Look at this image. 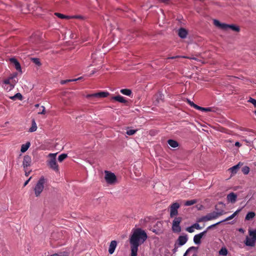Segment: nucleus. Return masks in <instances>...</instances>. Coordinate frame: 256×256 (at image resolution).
<instances>
[{
    "label": "nucleus",
    "mask_w": 256,
    "mask_h": 256,
    "mask_svg": "<svg viewBox=\"0 0 256 256\" xmlns=\"http://www.w3.org/2000/svg\"><path fill=\"white\" fill-rule=\"evenodd\" d=\"M30 144L28 142H27L26 144H22V146H21L20 151L22 152H26L28 150L29 147L30 146Z\"/></svg>",
    "instance_id": "obj_24"
},
{
    "label": "nucleus",
    "mask_w": 256,
    "mask_h": 256,
    "mask_svg": "<svg viewBox=\"0 0 256 256\" xmlns=\"http://www.w3.org/2000/svg\"><path fill=\"white\" fill-rule=\"evenodd\" d=\"M203 221H206V218H205V216H204V217H202V218H199V219L197 220V222H203Z\"/></svg>",
    "instance_id": "obj_47"
},
{
    "label": "nucleus",
    "mask_w": 256,
    "mask_h": 256,
    "mask_svg": "<svg viewBox=\"0 0 256 256\" xmlns=\"http://www.w3.org/2000/svg\"><path fill=\"white\" fill-rule=\"evenodd\" d=\"M248 102L252 103V104H254V107H256V100H255V99H254L253 98H249V100H248Z\"/></svg>",
    "instance_id": "obj_42"
},
{
    "label": "nucleus",
    "mask_w": 256,
    "mask_h": 256,
    "mask_svg": "<svg viewBox=\"0 0 256 256\" xmlns=\"http://www.w3.org/2000/svg\"><path fill=\"white\" fill-rule=\"evenodd\" d=\"M109 95V93L106 92H100L97 93L88 94L86 96V98L90 100H96L101 98H106Z\"/></svg>",
    "instance_id": "obj_4"
},
{
    "label": "nucleus",
    "mask_w": 256,
    "mask_h": 256,
    "mask_svg": "<svg viewBox=\"0 0 256 256\" xmlns=\"http://www.w3.org/2000/svg\"><path fill=\"white\" fill-rule=\"evenodd\" d=\"M72 18H78V19H82L83 17L82 16H74L72 17Z\"/></svg>",
    "instance_id": "obj_48"
},
{
    "label": "nucleus",
    "mask_w": 256,
    "mask_h": 256,
    "mask_svg": "<svg viewBox=\"0 0 256 256\" xmlns=\"http://www.w3.org/2000/svg\"><path fill=\"white\" fill-rule=\"evenodd\" d=\"M207 232V230H204L198 234H196L194 237V242L196 244H199L201 242V238Z\"/></svg>",
    "instance_id": "obj_10"
},
{
    "label": "nucleus",
    "mask_w": 256,
    "mask_h": 256,
    "mask_svg": "<svg viewBox=\"0 0 256 256\" xmlns=\"http://www.w3.org/2000/svg\"><path fill=\"white\" fill-rule=\"evenodd\" d=\"M81 78H82L80 77V78H76V79H69V80H62L60 81V84H66L67 82L76 81L78 80H80Z\"/></svg>",
    "instance_id": "obj_31"
},
{
    "label": "nucleus",
    "mask_w": 256,
    "mask_h": 256,
    "mask_svg": "<svg viewBox=\"0 0 256 256\" xmlns=\"http://www.w3.org/2000/svg\"><path fill=\"white\" fill-rule=\"evenodd\" d=\"M221 222H217V223H216V224H212V225H211V226H208V227L207 228H206V230H207V231H208V230H210V229L211 228H213V227L215 226H216V225H218V224H220Z\"/></svg>",
    "instance_id": "obj_45"
},
{
    "label": "nucleus",
    "mask_w": 256,
    "mask_h": 256,
    "mask_svg": "<svg viewBox=\"0 0 256 256\" xmlns=\"http://www.w3.org/2000/svg\"><path fill=\"white\" fill-rule=\"evenodd\" d=\"M48 166L50 167L56 172L58 170V164L56 162V158H54L51 159L48 162Z\"/></svg>",
    "instance_id": "obj_12"
},
{
    "label": "nucleus",
    "mask_w": 256,
    "mask_h": 256,
    "mask_svg": "<svg viewBox=\"0 0 256 256\" xmlns=\"http://www.w3.org/2000/svg\"><path fill=\"white\" fill-rule=\"evenodd\" d=\"M32 177H30L27 180H26L24 183V186H26L28 183L29 182L30 180L31 179Z\"/></svg>",
    "instance_id": "obj_49"
},
{
    "label": "nucleus",
    "mask_w": 256,
    "mask_h": 256,
    "mask_svg": "<svg viewBox=\"0 0 256 256\" xmlns=\"http://www.w3.org/2000/svg\"><path fill=\"white\" fill-rule=\"evenodd\" d=\"M176 244H174L175 247H174V249L173 250V252H176L177 251L178 247L176 246Z\"/></svg>",
    "instance_id": "obj_54"
},
{
    "label": "nucleus",
    "mask_w": 256,
    "mask_h": 256,
    "mask_svg": "<svg viewBox=\"0 0 256 256\" xmlns=\"http://www.w3.org/2000/svg\"><path fill=\"white\" fill-rule=\"evenodd\" d=\"M198 110H200L204 112H210L212 111L211 108H203L199 106V108H198Z\"/></svg>",
    "instance_id": "obj_38"
},
{
    "label": "nucleus",
    "mask_w": 256,
    "mask_h": 256,
    "mask_svg": "<svg viewBox=\"0 0 256 256\" xmlns=\"http://www.w3.org/2000/svg\"><path fill=\"white\" fill-rule=\"evenodd\" d=\"M10 98L12 100H16V99H18L20 100H22V96L21 94L18 92L16 93L14 96H10Z\"/></svg>",
    "instance_id": "obj_28"
},
{
    "label": "nucleus",
    "mask_w": 256,
    "mask_h": 256,
    "mask_svg": "<svg viewBox=\"0 0 256 256\" xmlns=\"http://www.w3.org/2000/svg\"><path fill=\"white\" fill-rule=\"evenodd\" d=\"M160 2H164V3H168L169 2L170 0H159Z\"/></svg>",
    "instance_id": "obj_52"
},
{
    "label": "nucleus",
    "mask_w": 256,
    "mask_h": 256,
    "mask_svg": "<svg viewBox=\"0 0 256 256\" xmlns=\"http://www.w3.org/2000/svg\"><path fill=\"white\" fill-rule=\"evenodd\" d=\"M214 24L217 27L222 30H227L228 28H230L232 30L238 32L240 30V28L234 24H228L224 23H221L216 20H214Z\"/></svg>",
    "instance_id": "obj_2"
},
{
    "label": "nucleus",
    "mask_w": 256,
    "mask_h": 256,
    "mask_svg": "<svg viewBox=\"0 0 256 256\" xmlns=\"http://www.w3.org/2000/svg\"><path fill=\"white\" fill-rule=\"evenodd\" d=\"M168 144L172 148H176L178 146V142L173 140H168Z\"/></svg>",
    "instance_id": "obj_23"
},
{
    "label": "nucleus",
    "mask_w": 256,
    "mask_h": 256,
    "mask_svg": "<svg viewBox=\"0 0 256 256\" xmlns=\"http://www.w3.org/2000/svg\"><path fill=\"white\" fill-rule=\"evenodd\" d=\"M180 205L178 202L173 203L170 206V216L173 218L174 216L178 215V210L180 208Z\"/></svg>",
    "instance_id": "obj_9"
},
{
    "label": "nucleus",
    "mask_w": 256,
    "mask_h": 256,
    "mask_svg": "<svg viewBox=\"0 0 256 256\" xmlns=\"http://www.w3.org/2000/svg\"><path fill=\"white\" fill-rule=\"evenodd\" d=\"M136 131L137 130H127L126 133L128 136H132L136 132Z\"/></svg>",
    "instance_id": "obj_40"
},
{
    "label": "nucleus",
    "mask_w": 256,
    "mask_h": 256,
    "mask_svg": "<svg viewBox=\"0 0 256 256\" xmlns=\"http://www.w3.org/2000/svg\"><path fill=\"white\" fill-rule=\"evenodd\" d=\"M179 246H182L184 244L188 241L186 236H180L178 238L177 240Z\"/></svg>",
    "instance_id": "obj_14"
},
{
    "label": "nucleus",
    "mask_w": 256,
    "mask_h": 256,
    "mask_svg": "<svg viewBox=\"0 0 256 256\" xmlns=\"http://www.w3.org/2000/svg\"><path fill=\"white\" fill-rule=\"evenodd\" d=\"M120 92L122 94H124V95H126L128 96H130L132 93V90H130L126 89V88L120 90Z\"/></svg>",
    "instance_id": "obj_27"
},
{
    "label": "nucleus",
    "mask_w": 256,
    "mask_h": 256,
    "mask_svg": "<svg viewBox=\"0 0 256 256\" xmlns=\"http://www.w3.org/2000/svg\"><path fill=\"white\" fill-rule=\"evenodd\" d=\"M117 245V242L116 240H112L110 244L109 248H108V252L110 254H112L114 250L116 249V248Z\"/></svg>",
    "instance_id": "obj_15"
},
{
    "label": "nucleus",
    "mask_w": 256,
    "mask_h": 256,
    "mask_svg": "<svg viewBox=\"0 0 256 256\" xmlns=\"http://www.w3.org/2000/svg\"><path fill=\"white\" fill-rule=\"evenodd\" d=\"M40 106L39 104H35V107L38 108Z\"/></svg>",
    "instance_id": "obj_58"
},
{
    "label": "nucleus",
    "mask_w": 256,
    "mask_h": 256,
    "mask_svg": "<svg viewBox=\"0 0 256 256\" xmlns=\"http://www.w3.org/2000/svg\"><path fill=\"white\" fill-rule=\"evenodd\" d=\"M188 58L190 60H198V59L195 57H190V56H172V57H169L168 58V59H174L176 58Z\"/></svg>",
    "instance_id": "obj_22"
},
{
    "label": "nucleus",
    "mask_w": 256,
    "mask_h": 256,
    "mask_svg": "<svg viewBox=\"0 0 256 256\" xmlns=\"http://www.w3.org/2000/svg\"><path fill=\"white\" fill-rule=\"evenodd\" d=\"M104 172V178L106 182L110 184H114L116 180V178L115 174L114 173L107 170H106Z\"/></svg>",
    "instance_id": "obj_6"
},
{
    "label": "nucleus",
    "mask_w": 256,
    "mask_h": 256,
    "mask_svg": "<svg viewBox=\"0 0 256 256\" xmlns=\"http://www.w3.org/2000/svg\"><path fill=\"white\" fill-rule=\"evenodd\" d=\"M92 74H94V72H92Z\"/></svg>",
    "instance_id": "obj_61"
},
{
    "label": "nucleus",
    "mask_w": 256,
    "mask_h": 256,
    "mask_svg": "<svg viewBox=\"0 0 256 256\" xmlns=\"http://www.w3.org/2000/svg\"><path fill=\"white\" fill-rule=\"evenodd\" d=\"M178 34L180 38H184L186 37L188 32L184 28H180L178 30Z\"/></svg>",
    "instance_id": "obj_17"
},
{
    "label": "nucleus",
    "mask_w": 256,
    "mask_h": 256,
    "mask_svg": "<svg viewBox=\"0 0 256 256\" xmlns=\"http://www.w3.org/2000/svg\"><path fill=\"white\" fill-rule=\"evenodd\" d=\"M186 102L192 107H193L195 109L198 110V108H199V106H198L196 104H194L190 100L187 99Z\"/></svg>",
    "instance_id": "obj_33"
},
{
    "label": "nucleus",
    "mask_w": 256,
    "mask_h": 256,
    "mask_svg": "<svg viewBox=\"0 0 256 256\" xmlns=\"http://www.w3.org/2000/svg\"><path fill=\"white\" fill-rule=\"evenodd\" d=\"M36 129H37V126H36V122H35L34 120H32V125L31 128H30L29 131L30 132H34L36 131Z\"/></svg>",
    "instance_id": "obj_29"
},
{
    "label": "nucleus",
    "mask_w": 256,
    "mask_h": 256,
    "mask_svg": "<svg viewBox=\"0 0 256 256\" xmlns=\"http://www.w3.org/2000/svg\"><path fill=\"white\" fill-rule=\"evenodd\" d=\"M2 86L8 92L10 91L14 87V86H12V85L10 84H4V82H2Z\"/></svg>",
    "instance_id": "obj_25"
},
{
    "label": "nucleus",
    "mask_w": 256,
    "mask_h": 256,
    "mask_svg": "<svg viewBox=\"0 0 256 256\" xmlns=\"http://www.w3.org/2000/svg\"><path fill=\"white\" fill-rule=\"evenodd\" d=\"M255 216L256 214L254 212H248L246 216L245 220H250L253 218Z\"/></svg>",
    "instance_id": "obj_26"
},
{
    "label": "nucleus",
    "mask_w": 256,
    "mask_h": 256,
    "mask_svg": "<svg viewBox=\"0 0 256 256\" xmlns=\"http://www.w3.org/2000/svg\"><path fill=\"white\" fill-rule=\"evenodd\" d=\"M112 100H116L121 103L125 104L127 102L125 98L120 95L116 96L112 98Z\"/></svg>",
    "instance_id": "obj_18"
},
{
    "label": "nucleus",
    "mask_w": 256,
    "mask_h": 256,
    "mask_svg": "<svg viewBox=\"0 0 256 256\" xmlns=\"http://www.w3.org/2000/svg\"><path fill=\"white\" fill-rule=\"evenodd\" d=\"M50 256H60V255H59V254H54L53 255H52Z\"/></svg>",
    "instance_id": "obj_56"
},
{
    "label": "nucleus",
    "mask_w": 256,
    "mask_h": 256,
    "mask_svg": "<svg viewBox=\"0 0 256 256\" xmlns=\"http://www.w3.org/2000/svg\"><path fill=\"white\" fill-rule=\"evenodd\" d=\"M235 146H236L240 147V146H242V144H240V142H236V143H235Z\"/></svg>",
    "instance_id": "obj_50"
},
{
    "label": "nucleus",
    "mask_w": 256,
    "mask_h": 256,
    "mask_svg": "<svg viewBox=\"0 0 256 256\" xmlns=\"http://www.w3.org/2000/svg\"><path fill=\"white\" fill-rule=\"evenodd\" d=\"M240 210H241V209L238 210L233 214H232L231 216H230L226 218L225 220H222V222H224L228 221L229 220L232 219L240 212Z\"/></svg>",
    "instance_id": "obj_21"
},
{
    "label": "nucleus",
    "mask_w": 256,
    "mask_h": 256,
    "mask_svg": "<svg viewBox=\"0 0 256 256\" xmlns=\"http://www.w3.org/2000/svg\"><path fill=\"white\" fill-rule=\"evenodd\" d=\"M46 182V180L44 176L40 177L37 182L34 188V194L36 196H38L42 192L44 188V184Z\"/></svg>",
    "instance_id": "obj_3"
},
{
    "label": "nucleus",
    "mask_w": 256,
    "mask_h": 256,
    "mask_svg": "<svg viewBox=\"0 0 256 256\" xmlns=\"http://www.w3.org/2000/svg\"><path fill=\"white\" fill-rule=\"evenodd\" d=\"M38 114H45V108L44 106H41L38 112Z\"/></svg>",
    "instance_id": "obj_41"
},
{
    "label": "nucleus",
    "mask_w": 256,
    "mask_h": 256,
    "mask_svg": "<svg viewBox=\"0 0 256 256\" xmlns=\"http://www.w3.org/2000/svg\"><path fill=\"white\" fill-rule=\"evenodd\" d=\"M56 155V154H49V156H53V157H54V158H55Z\"/></svg>",
    "instance_id": "obj_55"
},
{
    "label": "nucleus",
    "mask_w": 256,
    "mask_h": 256,
    "mask_svg": "<svg viewBox=\"0 0 256 256\" xmlns=\"http://www.w3.org/2000/svg\"><path fill=\"white\" fill-rule=\"evenodd\" d=\"M148 238L146 232L140 228L136 229L130 238L131 256H136L138 246Z\"/></svg>",
    "instance_id": "obj_1"
},
{
    "label": "nucleus",
    "mask_w": 256,
    "mask_h": 256,
    "mask_svg": "<svg viewBox=\"0 0 256 256\" xmlns=\"http://www.w3.org/2000/svg\"><path fill=\"white\" fill-rule=\"evenodd\" d=\"M219 254L222 256H226L228 254V250L225 248H222L219 251Z\"/></svg>",
    "instance_id": "obj_30"
},
{
    "label": "nucleus",
    "mask_w": 256,
    "mask_h": 256,
    "mask_svg": "<svg viewBox=\"0 0 256 256\" xmlns=\"http://www.w3.org/2000/svg\"><path fill=\"white\" fill-rule=\"evenodd\" d=\"M242 171L244 174H247L250 172V168L248 166H244L242 168Z\"/></svg>",
    "instance_id": "obj_35"
},
{
    "label": "nucleus",
    "mask_w": 256,
    "mask_h": 256,
    "mask_svg": "<svg viewBox=\"0 0 256 256\" xmlns=\"http://www.w3.org/2000/svg\"><path fill=\"white\" fill-rule=\"evenodd\" d=\"M256 240L246 236L245 241V244L247 246H254L256 243Z\"/></svg>",
    "instance_id": "obj_16"
},
{
    "label": "nucleus",
    "mask_w": 256,
    "mask_h": 256,
    "mask_svg": "<svg viewBox=\"0 0 256 256\" xmlns=\"http://www.w3.org/2000/svg\"><path fill=\"white\" fill-rule=\"evenodd\" d=\"M196 248L194 246H192V247H190V248H188L186 252L184 253V256H186V254H188V252L191 250H196Z\"/></svg>",
    "instance_id": "obj_46"
},
{
    "label": "nucleus",
    "mask_w": 256,
    "mask_h": 256,
    "mask_svg": "<svg viewBox=\"0 0 256 256\" xmlns=\"http://www.w3.org/2000/svg\"><path fill=\"white\" fill-rule=\"evenodd\" d=\"M10 62L14 64L15 68L18 70H21V67L20 63L18 62L14 58H10Z\"/></svg>",
    "instance_id": "obj_20"
},
{
    "label": "nucleus",
    "mask_w": 256,
    "mask_h": 256,
    "mask_svg": "<svg viewBox=\"0 0 256 256\" xmlns=\"http://www.w3.org/2000/svg\"><path fill=\"white\" fill-rule=\"evenodd\" d=\"M24 171L26 176H28L30 174V171L27 172L26 168L24 169Z\"/></svg>",
    "instance_id": "obj_51"
},
{
    "label": "nucleus",
    "mask_w": 256,
    "mask_h": 256,
    "mask_svg": "<svg viewBox=\"0 0 256 256\" xmlns=\"http://www.w3.org/2000/svg\"><path fill=\"white\" fill-rule=\"evenodd\" d=\"M92 74H94V72H92Z\"/></svg>",
    "instance_id": "obj_60"
},
{
    "label": "nucleus",
    "mask_w": 256,
    "mask_h": 256,
    "mask_svg": "<svg viewBox=\"0 0 256 256\" xmlns=\"http://www.w3.org/2000/svg\"><path fill=\"white\" fill-rule=\"evenodd\" d=\"M55 14L58 16V18H69V16H66L65 15H64L62 14H60V13H58V12H56L55 13Z\"/></svg>",
    "instance_id": "obj_39"
},
{
    "label": "nucleus",
    "mask_w": 256,
    "mask_h": 256,
    "mask_svg": "<svg viewBox=\"0 0 256 256\" xmlns=\"http://www.w3.org/2000/svg\"><path fill=\"white\" fill-rule=\"evenodd\" d=\"M254 113L256 114V110H255Z\"/></svg>",
    "instance_id": "obj_63"
},
{
    "label": "nucleus",
    "mask_w": 256,
    "mask_h": 256,
    "mask_svg": "<svg viewBox=\"0 0 256 256\" xmlns=\"http://www.w3.org/2000/svg\"><path fill=\"white\" fill-rule=\"evenodd\" d=\"M68 157V155L66 154H62L58 156V160L60 162H62L65 158Z\"/></svg>",
    "instance_id": "obj_34"
},
{
    "label": "nucleus",
    "mask_w": 256,
    "mask_h": 256,
    "mask_svg": "<svg viewBox=\"0 0 256 256\" xmlns=\"http://www.w3.org/2000/svg\"><path fill=\"white\" fill-rule=\"evenodd\" d=\"M32 164V158L31 157L28 155L24 156V160L22 162V165L25 169L28 166H30Z\"/></svg>",
    "instance_id": "obj_11"
},
{
    "label": "nucleus",
    "mask_w": 256,
    "mask_h": 256,
    "mask_svg": "<svg viewBox=\"0 0 256 256\" xmlns=\"http://www.w3.org/2000/svg\"><path fill=\"white\" fill-rule=\"evenodd\" d=\"M194 227H193V226L188 227L186 228V230L188 232L190 233H192L194 232Z\"/></svg>",
    "instance_id": "obj_43"
},
{
    "label": "nucleus",
    "mask_w": 256,
    "mask_h": 256,
    "mask_svg": "<svg viewBox=\"0 0 256 256\" xmlns=\"http://www.w3.org/2000/svg\"><path fill=\"white\" fill-rule=\"evenodd\" d=\"M238 231L242 233V234H244V230L242 228H240L238 229Z\"/></svg>",
    "instance_id": "obj_53"
},
{
    "label": "nucleus",
    "mask_w": 256,
    "mask_h": 256,
    "mask_svg": "<svg viewBox=\"0 0 256 256\" xmlns=\"http://www.w3.org/2000/svg\"><path fill=\"white\" fill-rule=\"evenodd\" d=\"M192 256H196V254H194Z\"/></svg>",
    "instance_id": "obj_62"
},
{
    "label": "nucleus",
    "mask_w": 256,
    "mask_h": 256,
    "mask_svg": "<svg viewBox=\"0 0 256 256\" xmlns=\"http://www.w3.org/2000/svg\"><path fill=\"white\" fill-rule=\"evenodd\" d=\"M237 195L234 192H230L227 196V200L228 202L234 204L236 201Z\"/></svg>",
    "instance_id": "obj_13"
},
{
    "label": "nucleus",
    "mask_w": 256,
    "mask_h": 256,
    "mask_svg": "<svg viewBox=\"0 0 256 256\" xmlns=\"http://www.w3.org/2000/svg\"><path fill=\"white\" fill-rule=\"evenodd\" d=\"M254 165L256 166V162H254Z\"/></svg>",
    "instance_id": "obj_59"
},
{
    "label": "nucleus",
    "mask_w": 256,
    "mask_h": 256,
    "mask_svg": "<svg viewBox=\"0 0 256 256\" xmlns=\"http://www.w3.org/2000/svg\"><path fill=\"white\" fill-rule=\"evenodd\" d=\"M249 235L251 238L256 241V230H249Z\"/></svg>",
    "instance_id": "obj_32"
},
{
    "label": "nucleus",
    "mask_w": 256,
    "mask_h": 256,
    "mask_svg": "<svg viewBox=\"0 0 256 256\" xmlns=\"http://www.w3.org/2000/svg\"><path fill=\"white\" fill-rule=\"evenodd\" d=\"M196 202V201L195 200H187L185 202L184 205L186 206H190L193 205Z\"/></svg>",
    "instance_id": "obj_36"
},
{
    "label": "nucleus",
    "mask_w": 256,
    "mask_h": 256,
    "mask_svg": "<svg viewBox=\"0 0 256 256\" xmlns=\"http://www.w3.org/2000/svg\"><path fill=\"white\" fill-rule=\"evenodd\" d=\"M18 74L16 73L11 74L8 78L4 80L3 82L5 84H10L12 86H15L16 84L18 82V80L17 78Z\"/></svg>",
    "instance_id": "obj_8"
},
{
    "label": "nucleus",
    "mask_w": 256,
    "mask_h": 256,
    "mask_svg": "<svg viewBox=\"0 0 256 256\" xmlns=\"http://www.w3.org/2000/svg\"><path fill=\"white\" fill-rule=\"evenodd\" d=\"M193 227H194V228L196 230H201L202 228V227H200V224L198 223H195L194 224H192Z\"/></svg>",
    "instance_id": "obj_44"
},
{
    "label": "nucleus",
    "mask_w": 256,
    "mask_h": 256,
    "mask_svg": "<svg viewBox=\"0 0 256 256\" xmlns=\"http://www.w3.org/2000/svg\"><path fill=\"white\" fill-rule=\"evenodd\" d=\"M242 164L240 162L238 164L233 166L232 167L230 168L228 170H230L232 174H235L238 172V170L240 168V166H242Z\"/></svg>",
    "instance_id": "obj_19"
},
{
    "label": "nucleus",
    "mask_w": 256,
    "mask_h": 256,
    "mask_svg": "<svg viewBox=\"0 0 256 256\" xmlns=\"http://www.w3.org/2000/svg\"><path fill=\"white\" fill-rule=\"evenodd\" d=\"M182 220L181 217H176L172 222V230L174 232H181V228L180 226Z\"/></svg>",
    "instance_id": "obj_5"
},
{
    "label": "nucleus",
    "mask_w": 256,
    "mask_h": 256,
    "mask_svg": "<svg viewBox=\"0 0 256 256\" xmlns=\"http://www.w3.org/2000/svg\"><path fill=\"white\" fill-rule=\"evenodd\" d=\"M32 61L34 64H36L38 66H40L41 65V64H40V61L39 58H32Z\"/></svg>",
    "instance_id": "obj_37"
},
{
    "label": "nucleus",
    "mask_w": 256,
    "mask_h": 256,
    "mask_svg": "<svg viewBox=\"0 0 256 256\" xmlns=\"http://www.w3.org/2000/svg\"><path fill=\"white\" fill-rule=\"evenodd\" d=\"M226 212L224 210H220L219 212H213L210 214H208L205 216L206 220H212L216 219L218 216H222Z\"/></svg>",
    "instance_id": "obj_7"
},
{
    "label": "nucleus",
    "mask_w": 256,
    "mask_h": 256,
    "mask_svg": "<svg viewBox=\"0 0 256 256\" xmlns=\"http://www.w3.org/2000/svg\"><path fill=\"white\" fill-rule=\"evenodd\" d=\"M216 210H217V212H219L221 210H219L218 208V206H216Z\"/></svg>",
    "instance_id": "obj_57"
}]
</instances>
